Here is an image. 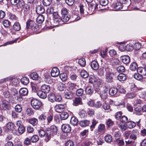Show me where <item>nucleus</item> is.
Returning a JSON list of instances; mask_svg holds the SVG:
<instances>
[{
    "label": "nucleus",
    "mask_w": 146,
    "mask_h": 146,
    "mask_svg": "<svg viewBox=\"0 0 146 146\" xmlns=\"http://www.w3.org/2000/svg\"><path fill=\"white\" fill-rule=\"evenodd\" d=\"M58 130L57 127L54 125L46 129V136L48 141L50 139L52 136H53L57 134Z\"/></svg>",
    "instance_id": "obj_1"
},
{
    "label": "nucleus",
    "mask_w": 146,
    "mask_h": 146,
    "mask_svg": "<svg viewBox=\"0 0 146 146\" xmlns=\"http://www.w3.org/2000/svg\"><path fill=\"white\" fill-rule=\"evenodd\" d=\"M114 73L110 69L106 70L105 74V81L108 83L113 82V81Z\"/></svg>",
    "instance_id": "obj_2"
},
{
    "label": "nucleus",
    "mask_w": 146,
    "mask_h": 146,
    "mask_svg": "<svg viewBox=\"0 0 146 146\" xmlns=\"http://www.w3.org/2000/svg\"><path fill=\"white\" fill-rule=\"evenodd\" d=\"M31 104L33 108L35 109H39L42 105L41 102L35 99L32 100Z\"/></svg>",
    "instance_id": "obj_3"
},
{
    "label": "nucleus",
    "mask_w": 146,
    "mask_h": 146,
    "mask_svg": "<svg viewBox=\"0 0 146 146\" xmlns=\"http://www.w3.org/2000/svg\"><path fill=\"white\" fill-rule=\"evenodd\" d=\"M139 133L137 130H133L130 135L129 138L131 139L135 140L139 136Z\"/></svg>",
    "instance_id": "obj_4"
},
{
    "label": "nucleus",
    "mask_w": 146,
    "mask_h": 146,
    "mask_svg": "<svg viewBox=\"0 0 146 146\" xmlns=\"http://www.w3.org/2000/svg\"><path fill=\"white\" fill-rule=\"evenodd\" d=\"M71 127L70 125L68 124H63L62 126V131L65 133H68L71 130Z\"/></svg>",
    "instance_id": "obj_5"
},
{
    "label": "nucleus",
    "mask_w": 146,
    "mask_h": 146,
    "mask_svg": "<svg viewBox=\"0 0 146 146\" xmlns=\"http://www.w3.org/2000/svg\"><path fill=\"white\" fill-rule=\"evenodd\" d=\"M60 74V71L57 67H54L53 68L51 72V76L53 77L58 76Z\"/></svg>",
    "instance_id": "obj_6"
},
{
    "label": "nucleus",
    "mask_w": 146,
    "mask_h": 146,
    "mask_svg": "<svg viewBox=\"0 0 146 146\" xmlns=\"http://www.w3.org/2000/svg\"><path fill=\"white\" fill-rule=\"evenodd\" d=\"M65 106L62 104L56 105L54 107V109L58 112H60L64 111Z\"/></svg>",
    "instance_id": "obj_7"
},
{
    "label": "nucleus",
    "mask_w": 146,
    "mask_h": 146,
    "mask_svg": "<svg viewBox=\"0 0 146 146\" xmlns=\"http://www.w3.org/2000/svg\"><path fill=\"white\" fill-rule=\"evenodd\" d=\"M120 59L122 62L125 64H128L130 61L129 57L127 55L122 56L120 57Z\"/></svg>",
    "instance_id": "obj_8"
},
{
    "label": "nucleus",
    "mask_w": 146,
    "mask_h": 146,
    "mask_svg": "<svg viewBox=\"0 0 146 146\" xmlns=\"http://www.w3.org/2000/svg\"><path fill=\"white\" fill-rule=\"evenodd\" d=\"M40 90L43 92L47 93L50 91V88L48 85L44 84L41 86Z\"/></svg>",
    "instance_id": "obj_9"
},
{
    "label": "nucleus",
    "mask_w": 146,
    "mask_h": 146,
    "mask_svg": "<svg viewBox=\"0 0 146 146\" xmlns=\"http://www.w3.org/2000/svg\"><path fill=\"white\" fill-rule=\"evenodd\" d=\"M36 13L39 14L43 13L45 11V9L42 5H37L36 7Z\"/></svg>",
    "instance_id": "obj_10"
},
{
    "label": "nucleus",
    "mask_w": 146,
    "mask_h": 146,
    "mask_svg": "<svg viewBox=\"0 0 146 146\" xmlns=\"http://www.w3.org/2000/svg\"><path fill=\"white\" fill-rule=\"evenodd\" d=\"M54 21V23H59L61 20V19L58 12H55L53 14Z\"/></svg>",
    "instance_id": "obj_11"
},
{
    "label": "nucleus",
    "mask_w": 146,
    "mask_h": 146,
    "mask_svg": "<svg viewBox=\"0 0 146 146\" xmlns=\"http://www.w3.org/2000/svg\"><path fill=\"white\" fill-rule=\"evenodd\" d=\"M134 113L137 115H140L142 114V109L140 106H137L134 108Z\"/></svg>",
    "instance_id": "obj_12"
},
{
    "label": "nucleus",
    "mask_w": 146,
    "mask_h": 146,
    "mask_svg": "<svg viewBox=\"0 0 146 146\" xmlns=\"http://www.w3.org/2000/svg\"><path fill=\"white\" fill-rule=\"evenodd\" d=\"M137 72L139 73L142 76H144L146 74V69L145 68L140 67L137 69Z\"/></svg>",
    "instance_id": "obj_13"
},
{
    "label": "nucleus",
    "mask_w": 146,
    "mask_h": 146,
    "mask_svg": "<svg viewBox=\"0 0 146 146\" xmlns=\"http://www.w3.org/2000/svg\"><path fill=\"white\" fill-rule=\"evenodd\" d=\"M91 66L94 70H96L98 69L99 66L98 62L95 61H93L91 62Z\"/></svg>",
    "instance_id": "obj_14"
},
{
    "label": "nucleus",
    "mask_w": 146,
    "mask_h": 146,
    "mask_svg": "<svg viewBox=\"0 0 146 146\" xmlns=\"http://www.w3.org/2000/svg\"><path fill=\"white\" fill-rule=\"evenodd\" d=\"M35 24L33 21L31 20H28L26 23V27L27 29L31 28L34 26Z\"/></svg>",
    "instance_id": "obj_15"
},
{
    "label": "nucleus",
    "mask_w": 146,
    "mask_h": 146,
    "mask_svg": "<svg viewBox=\"0 0 146 146\" xmlns=\"http://www.w3.org/2000/svg\"><path fill=\"white\" fill-rule=\"evenodd\" d=\"M117 92V89L114 87H112L110 88L109 90V94L111 96H113L115 95Z\"/></svg>",
    "instance_id": "obj_16"
},
{
    "label": "nucleus",
    "mask_w": 146,
    "mask_h": 146,
    "mask_svg": "<svg viewBox=\"0 0 146 146\" xmlns=\"http://www.w3.org/2000/svg\"><path fill=\"white\" fill-rule=\"evenodd\" d=\"M122 4L120 2H117L115 3L114 6V8L115 11H119L123 7Z\"/></svg>",
    "instance_id": "obj_17"
},
{
    "label": "nucleus",
    "mask_w": 146,
    "mask_h": 146,
    "mask_svg": "<svg viewBox=\"0 0 146 146\" xmlns=\"http://www.w3.org/2000/svg\"><path fill=\"white\" fill-rule=\"evenodd\" d=\"M46 93L43 92L42 91H39L37 93V95L41 98L45 99L47 97Z\"/></svg>",
    "instance_id": "obj_18"
},
{
    "label": "nucleus",
    "mask_w": 146,
    "mask_h": 146,
    "mask_svg": "<svg viewBox=\"0 0 146 146\" xmlns=\"http://www.w3.org/2000/svg\"><path fill=\"white\" fill-rule=\"evenodd\" d=\"M3 94L4 98H8L10 100L12 99L11 98V94L8 91H3Z\"/></svg>",
    "instance_id": "obj_19"
},
{
    "label": "nucleus",
    "mask_w": 146,
    "mask_h": 146,
    "mask_svg": "<svg viewBox=\"0 0 146 146\" xmlns=\"http://www.w3.org/2000/svg\"><path fill=\"white\" fill-rule=\"evenodd\" d=\"M25 131V128L23 125H21L19 127L18 129V133L17 134L18 135H20L23 133Z\"/></svg>",
    "instance_id": "obj_20"
},
{
    "label": "nucleus",
    "mask_w": 146,
    "mask_h": 146,
    "mask_svg": "<svg viewBox=\"0 0 146 146\" xmlns=\"http://www.w3.org/2000/svg\"><path fill=\"white\" fill-rule=\"evenodd\" d=\"M85 92L87 94L91 95L94 92L93 88L91 86H88L86 88Z\"/></svg>",
    "instance_id": "obj_21"
},
{
    "label": "nucleus",
    "mask_w": 146,
    "mask_h": 146,
    "mask_svg": "<svg viewBox=\"0 0 146 146\" xmlns=\"http://www.w3.org/2000/svg\"><path fill=\"white\" fill-rule=\"evenodd\" d=\"M15 125L12 122H9L6 125L7 128L9 130H10L12 131L15 129Z\"/></svg>",
    "instance_id": "obj_22"
},
{
    "label": "nucleus",
    "mask_w": 146,
    "mask_h": 146,
    "mask_svg": "<svg viewBox=\"0 0 146 146\" xmlns=\"http://www.w3.org/2000/svg\"><path fill=\"white\" fill-rule=\"evenodd\" d=\"M19 93L22 96H26L28 94V91L26 88H22L20 90Z\"/></svg>",
    "instance_id": "obj_23"
},
{
    "label": "nucleus",
    "mask_w": 146,
    "mask_h": 146,
    "mask_svg": "<svg viewBox=\"0 0 146 146\" xmlns=\"http://www.w3.org/2000/svg\"><path fill=\"white\" fill-rule=\"evenodd\" d=\"M89 123V121L87 120H83L79 122L80 125L82 127H85L88 126Z\"/></svg>",
    "instance_id": "obj_24"
},
{
    "label": "nucleus",
    "mask_w": 146,
    "mask_h": 146,
    "mask_svg": "<svg viewBox=\"0 0 146 146\" xmlns=\"http://www.w3.org/2000/svg\"><path fill=\"white\" fill-rule=\"evenodd\" d=\"M125 142L126 146H135L136 144L134 141L126 139Z\"/></svg>",
    "instance_id": "obj_25"
},
{
    "label": "nucleus",
    "mask_w": 146,
    "mask_h": 146,
    "mask_svg": "<svg viewBox=\"0 0 146 146\" xmlns=\"http://www.w3.org/2000/svg\"><path fill=\"white\" fill-rule=\"evenodd\" d=\"M44 20V15H39L36 19V21L38 23H42Z\"/></svg>",
    "instance_id": "obj_26"
},
{
    "label": "nucleus",
    "mask_w": 146,
    "mask_h": 146,
    "mask_svg": "<svg viewBox=\"0 0 146 146\" xmlns=\"http://www.w3.org/2000/svg\"><path fill=\"white\" fill-rule=\"evenodd\" d=\"M31 78L33 80H39L40 79L37 73L35 72L31 73Z\"/></svg>",
    "instance_id": "obj_27"
},
{
    "label": "nucleus",
    "mask_w": 146,
    "mask_h": 146,
    "mask_svg": "<svg viewBox=\"0 0 146 146\" xmlns=\"http://www.w3.org/2000/svg\"><path fill=\"white\" fill-rule=\"evenodd\" d=\"M78 122L77 118L75 116L72 117L70 120V123L73 125H76Z\"/></svg>",
    "instance_id": "obj_28"
},
{
    "label": "nucleus",
    "mask_w": 146,
    "mask_h": 146,
    "mask_svg": "<svg viewBox=\"0 0 146 146\" xmlns=\"http://www.w3.org/2000/svg\"><path fill=\"white\" fill-rule=\"evenodd\" d=\"M64 96L67 99H71L73 98V94L71 92H66Z\"/></svg>",
    "instance_id": "obj_29"
},
{
    "label": "nucleus",
    "mask_w": 146,
    "mask_h": 146,
    "mask_svg": "<svg viewBox=\"0 0 146 146\" xmlns=\"http://www.w3.org/2000/svg\"><path fill=\"white\" fill-rule=\"evenodd\" d=\"M21 83L24 85H27L29 83V79L26 77H24L21 79Z\"/></svg>",
    "instance_id": "obj_30"
},
{
    "label": "nucleus",
    "mask_w": 146,
    "mask_h": 146,
    "mask_svg": "<svg viewBox=\"0 0 146 146\" xmlns=\"http://www.w3.org/2000/svg\"><path fill=\"white\" fill-rule=\"evenodd\" d=\"M68 117V114L66 112H63L60 115V117L61 120H65L67 119Z\"/></svg>",
    "instance_id": "obj_31"
},
{
    "label": "nucleus",
    "mask_w": 146,
    "mask_h": 146,
    "mask_svg": "<svg viewBox=\"0 0 146 146\" xmlns=\"http://www.w3.org/2000/svg\"><path fill=\"white\" fill-rule=\"evenodd\" d=\"M13 28L14 30L17 31L20 30L21 29L20 24L18 22L15 23L13 25Z\"/></svg>",
    "instance_id": "obj_32"
},
{
    "label": "nucleus",
    "mask_w": 146,
    "mask_h": 146,
    "mask_svg": "<svg viewBox=\"0 0 146 146\" xmlns=\"http://www.w3.org/2000/svg\"><path fill=\"white\" fill-rule=\"evenodd\" d=\"M118 80L120 81H123L125 80L126 78L125 75L123 74H119L117 76Z\"/></svg>",
    "instance_id": "obj_33"
},
{
    "label": "nucleus",
    "mask_w": 146,
    "mask_h": 146,
    "mask_svg": "<svg viewBox=\"0 0 146 146\" xmlns=\"http://www.w3.org/2000/svg\"><path fill=\"white\" fill-rule=\"evenodd\" d=\"M78 63L81 66L84 67L86 65V62L85 59L84 58H81L79 59Z\"/></svg>",
    "instance_id": "obj_34"
},
{
    "label": "nucleus",
    "mask_w": 146,
    "mask_h": 146,
    "mask_svg": "<svg viewBox=\"0 0 146 146\" xmlns=\"http://www.w3.org/2000/svg\"><path fill=\"white\" fill-rule=\"evenodd\" d=\"M48 100L50 102H53L55 101V95L53 94H50L48 96Z\"/></svg>",
    "instance_id": "obj_35"
},
{
    "label": "nucleus",
    "mask_w": 146,
    "mask_h": 146,
    "mask_svg": "<svg viewBox=\"0 0 146 146\" xmlns=\"http://www.w3.org/2000/svg\"><path fill=\"white\" fill-rule=\"evenodd\" d=\"M82 104L81 99L79 98H76L74 102V105L76 106L79 104Z\"/></svg>",
    "instance_id": "obj_36"
},
{
    "label": "nucleus",
    "mask_w": 146,
    "mask_h": 146,
    "mask_svg": "<svg viewBox=\"0 0 146 146\" xmlns=\"http://www.w3.org/2000/svg\"><path fill=\"white\" fill-rule=\"evenodd\" d=\"M92 125L90 126V129L91 131H92L98 122L95 119H94L92 120Z\"/></svg>",
    "instance_id": "obj_37"
},
{
    "label": "nucleus",
    "mask_w": 146,
    "mask_h": 146,
    "mask_svg": "<svg viewBox=\"0 0 146 146\" xmlns=\"http://www.w3.org/2000/svg\"><path fill=\"white\" fill-rule=\"evenodd\" d=\"M97 80V78L92 75H91L89 77V82L92 83L96 82Z\"/></svg>",
    "instance_id": "obj_38"
},
{
    "label": "nucleus",
    "mask_w": 146,
    "mask_h": 146,
    "mask_svg": "<svg viewBox=\"0 0 146 146\" xmlns=\"http://www.w3.org/2000/svg\"><path fill=\"white\" fill-rule=\"evenodd\" d=\"M80 75L82 77L84 78H88L89 76L87 71L84 70H81L80 72Z\"/></svg>",
    "instance_id": "obj_39"
},
{
    "label": "nucleus",
    "mask_w": 146,
    "mask_h": 146,
    "mask_svg": "<svg viewBox=\"0 0 146 146\" xmlns=\"http://www.w3.org/2000/svg\"><path fill=\"white\" fill-rule=\"evenodd\" d=\"M105 141L108 143H110L112 141V138L110 135H107L104 137Z\"/></svg>",
    "instance_id": "obj_40"
},
{
    "label": "nucleus",
    "mask_w": 146,
    "mask_h": 146,
    "mask_svg": "<svg viewBox=\"0 0 146 146\" xmlns=\"http://www.w3.org/2000/svg\"><path fill=\"white\" fill-rule=\"evenodd\" d=\"M103 107L105 110L107 111V112H109L111 110L110 105L106 103H104Z\"/></svg>",
    "instance_id": "obj_41"
},
{
    "label": "nucleus",
    "mask_w": 146,
    "mask_h": 146,
    "mask_svg": "<svg viewBox=\"0 0 146 146\" xmlns=\"http://www.w3.org/2000/svg\"><path fill=\"white\" fill-rule=\"evenodd\" d=\"M38 119L41 121L46 124V117L44 114H42L38 117Z\"/></svg>",
    "instance_id": "obj_42"
},
{
    "label": "nucleus",
    "mask_w": 146,
    "mask_h": 146,
    "mask_svg": "<svg viewBox=\"0 0 146 146\" xmlns=\"http://www.w3.org/2000/svg\"><path fill=\"white\" fill-rule=\"evenodd\" d=\"M29 122L31 124L34 126L38 123V120L37 119L33 118L30 119Z\"/></svg>",
    "instance_id": "obj_43"
},
{
    "label": "nucleus",
    "mask_w": 146,
    "mask_h": 146,
    "mask_svg": "<svg viewBox=\"0 0 146 146\" xmlns=\"http://www.w3.org/2000/svg\"><path fill=\"white\" fill-rule=\"evenodd\" d=\"M136 94L135 92L129 93L126 94V96L129 98H132L136 96Z\"/></svg>",
    "instance_id": "obj_44"
},
{
    "label": "nucleus",
    "mask_w": 146,
    "mask_h": 146,
    "mask_svg": "<svg viewBox=\"0 0 146 146\" xmlns=\"http://www.w3.org/2000/svg\"><path fill=\"white\" fill-rule=\"evenodd\" d=\"M76 84L73 83H71L70 84L68 85V88L70 90L74 91H76Z\"/></svg>",
    "instance_id": "obj_45"
},
{
    "label": "nucleus",
    "mask_w": 146,
    "mask_h": 146,
    "mask_svg": "<svg viewBox=\"0 0 146 146\" xmlns=\"http://www.w3.org/2000/svg\"><path fill=\"white\" fill-rule=\"evenodd\" d=\"M137 67V65L135 62H133L131 63L130 66V69L132 71L135 70Z\"/></svg>",
    "instance_id": "obj_46"
},
{
    "label": "nucleus",
    "mask_w": 146,
    "mask_h": 146,
    "mask_svg": "<svg viewBox=\"0 0 146 146\" xmlns=\"http://www.w3.org/2000/svg\"><path fill=\"white\" fill-rule=\"evenodd\" d=\"M79 115L81 118H85L87 115L86 111L83 110H82L80 111Z\"/></svg>",
    "instance_id": "obj_47"
},
{
    "label": "nucleus",
    "mask_w": 146,
    "mask_h": 146,
    "mask_svg": "<svg viewBox=\"0 0 146 146\" xmlns=\"http://www.w3.org/2000/svg\"><path fill=\"white\" fill-rule=\"evenodd\" d=\"M127 125L130 129L134 127L136 125V123L133 121H129L127 122Z\"/></svg>",
    "instance_id": "obj_48"
},
{
    "label": "nucleus",
    "mask_w": 146,
    "mask_h": 146,
    "mask_svg": "<svg viewBox=\"0 0 146 146\" xmlns=\"http://www.w3.org/2000/svg\"><path fill=\"white\" fill-rule=\"evenodd\" d=\"M105 129V127L104 125L100 124L98 127V131L100 132H104Z\"/></svg>",
    "instance_id": "obj_49"
},
{
    "label": "nucleus",
    "mask_w": 146,
    "mask_h": 146,
    "mask_svg": "<svg viewBox=\"0 0 146 146\" xmlns=\"http://www.w3.org/2000/svg\"><path fill=\"white\" fill-rule=\"evenodd\" d=\"M11 82L12 83L13 85L16 86L19 83V81L18 79L12 77V79L11 80Z\"/></svg>",
    "instance_id": "obj_50"
},
{
    "label": "nucleus",
    "mask_w": 146,
    "mask_h": 146,
    "mask_svg": "<svg viewBox=\"0 0 146 146\" xmlns=\"http://www.w3.org/2000/svg\"><path fill=\"white\" fill-rule=\"evenodd\" d=\"M70 16L69 15L62 16L61 20L64 22H67L70 19Z\"/></svg>",
    "instance_id": "obj_51"
},
{
    "label": "nucleus",
    "mask_w": 146,
    "mask_h": 146,
    "mask_svg": "<svg viewBox=\"0 0 146 146\" xmlns=\"http://www.w3.org/2000/svg\"><path fill=\"white\" fill-rule=\"evenodd\" d=\"M133 48L134 47L132 44L129 43L125 46V50L129 51L132 50Z\"/></svg>",
    "instance_id": "obj_52"
},
{
    "label": "nucleus",
    "mask_w": 146,
    "mask_h": 146,
    "mask_svg": "<svg viewBox=\"0 0 146 146\" xmlns=\"http://www.w3.org/2000/svg\"><path fill=\"white\" fill-rule=\"evenodd\" d=\"M120 120L121 123H127L128 121V118L127 117L124 115L121 116Z\"/></svg>",
    "instance_id": "obj_53"
},
{
    "label": "nucleus",
    "mask_w": 146,
    "mask_h": 146,
    "mask_svg": "<svg viewBox=\"0 0 146 146\" xmlns=\"http://www.w3.org/2000/svg\"><path fill=\"white\" fill-rule=\"evenodd\" d=\"M108 96V92L107 91H104L101 93L100 96L102 98L106 99Z\"/></svg>",
    "instance_id": "obj_54"
},
{
    "label": "nucleus",
    "mask_w": 146,
    "mask_h": 146,
    "mask_svg": "<svg viewBox=\"0 0 146 146\" xmlns=\"http://www.w3.org/2000/svg\"><path fill=\"white\" fill-rule=\"evenodd\" d=\"M4 26L6 27H8L10 25V22L8 20H4L2 21Z\"/></svg>",
    "instance_id": "obj_55"
},
{
    "label": "nucleus",
    "mask_w": 146,
    "mask_h": 146,
    "mask_svg": "<svg viewBox=\"0 0 146 146\" xmlns=\"http://www.w3.org/2000/svg\"><path fill=\"white\" fill-rule=\"evenodd\" d=\"M2 107L5 110L9 109L10 108L9 105L6 102H2Z\"/></svg>",
    "instance_id": "obj_56"
},
{
    "label": "nucleus",
    "mask_w": 146,
    "mask_h": 146,
    "mask_svg": "<svg viewBox=\"0 0 146 146\" xmlns=\"http://www.w3.org/2000/svg\"><path fill=\"white\" fill-rule=\"evenodd\" d=\"M134 78L137 80H140L142 78V76L139 73H135L134 75Z\"/></svg>",
    "instance_id": "obj_57"
},
{
    "label": "nucleus",
    "mask_w": 146,
    "mask_h": 146,
    "mask_svg": "<svg viewBox=\"0 0 146 146\" xmlns=\"http://www.w3.org/2000/svg\"><path fill=\"white\" fill-rule=\"evenodd\" d=\"M53 116L50 115L46 117V124H48L53 119Z\"/></svg>",
    "instance_id": "obj_58"
},
{
    "label": "nucleus",
    "mask_w": 146,
    "mask_h": 146,
    "mask_svg": "<svg viewBox=\"0 0 146 146\" xmlns=\"http://www.w3.org/2000/svg\"><path fill=\"white\" fill-rule=\"evenodd\" d=\"M60 77L62 81H65L67 78L66 74L65 73H62L60 74Z\"/></svg>",
    "instance_id": "obj_59"
},
{
    "label": "nucleus",
    "mask_w": 146,
    "mask_h": 146,
    "mask_svg": "<svg viewBox=\"0 0 146 146\" xmlns=\"http://www.w3.org/2000/svg\"><path fill=\"white\" fill-rule=\"evenodd\" d=\"M15 111L18 112H20L22 111V109L21 106L19 104L16 105L15 107Z\"/></svg>",
    "instance_id": "obj_60"
},
{
    "label": "nucleus",
    "mask_w": 146,
    "mask_h": 146,
    "mask_svg": "<svg viewBox=\"0 0 146 146\" xmlns=\"http://www.w3.org/2000/svg\"><path fill=\"white\" fill-rule=\"evenodd\" d=\"M119 62V60L117 59H112L110 61V64L112 65H117Z\"/></svg>",
    "instance_id": "obj_61"
},
{
    "label": "nucleus",
    "mask_w": 146,
    "mask_h": 146,
    "mask_svg": "<svg viewBox=\"0 0 146 146\" xmlns=\"http://www.w3.org/2000/svg\"><path fill=\"white\" fill-rule=\"evenodd\" d=\"M117 70L119 73L123 72L125 71V68L124 67L122 66H118L117 68Z\"/></svg>",
    "instance_id": "obj_62"
},
{
    "label": "nucleus",
    "mask_w": 146,
    "mask_h": 146,
    "mask_svg": "<svg viewBox=\"0 0 146 146\" xmlns=\"http://www.w3.org/2000/svg\"><path fill=\"white\" fill-rule=\"evenodd\" d=\"M84 90L82 88L78 89L76 91V94L78 96H81L83 94Z\"/></svg>",
    "instance_id": "obj_63"
},
{
    "label": "nucleus",
    "mask_w": 146,
    "mask_h": 146,
    "mask_svg": "<svg viewBox=\"0 0 146 146\" xmlns=\"http://www.w3.org/2000/svg\"><path fill=\"white\" fill-rule=\"evenodd\" d=\"M31 141L32 142H36L39 140V137L37 135L33 136L31 139Z\"/></svg>",
    "instance_id": "obj_64"
}]
</instances>
